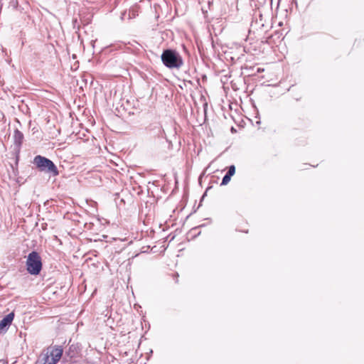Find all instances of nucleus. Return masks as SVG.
<instances>
[{"instance_id":"f257e3e1","label":"nucleus","mask_w":364,"mask_h":364,"mask_svg":"<svg viewBox=\"0 0 364 364\" xmlns=\"http://www.w3.org/2000/svg\"><path fill=\"white\" fill-rule=\"evenodd\" d=\"M161 58L164 65L170 69H178L183 65L182 57L174 50H164Z\"/></svg>"},{"instance_id":"f03ea898","label":"nucleus","mask_w":364,"mask_h":364,"mask_svg":"<svg viewBox=\"0 0 364 364\" xmlns=\"http://www.w3.org/2000/svg\"><path fill=\"white\" fill-rule=\"evenodd\" d=\"M63 352L60 346L48 348L43 351L38 363V364H56L60 359Z\"/></svg>"},{"instance_id":"7ed1b4c3","label":"nucleus","mask_w":364,"mask_h":364,"mask_svg":"<svg viewBox=\"0 0 364 364\" xmlns=\"http://www.w3.org/2000/svg\"><path fill=\"white\" fill-rule=\"evenodd\" d=\"M33 164L40 171L48 173L53 176H57L59 174L55 164L45 156L41 155L36 156L33 159Z\"/></svg>"},{"instance_id":"20e7f679","label":"nucleus","mask_w":364,"mask_h":364,"mask_svg":"<svg viewBox=\"0 0 364 364\" xmlns=\"http://www.w3.org/2000/svg\"><path fill=\"white\" fill-rule=\"evenodd\" d=\"M26 270L30 274H39L43 267L41 257L39 253L36 251L30 252L26 257Z\"/></svg>"},{"instance_id":"39448f33","label":"nucleus","mask_w":364,"mask_h":364,"mask_svg":"<svg viewBox=\"0 0 364 364\" xmlns=\"http://www.w3.org/2000/svg\"><path fill=\"white\" fill-rule=\"evenodd\" d=\"M14 318V313L11 312L0 321V333H4L8 330Z\"/></svg>"},{"instance_id":"423d86ee","label":"nucleus","mask_w":364,"mask_h":364,"mask_svg":"<svg viewBox=\"0 0 364 364\" xmlns=\"http://www.w3.org/2000/svg\"><path fill=\"white\" fill-rule=\"evenodd\" d=\"M14 139L15 144H16L18 146H21L23 142V133L21 132H20L19 130L16 129L14 132Z\"/></svg>"},{"instance_id":"0eeeda50","label":"nucleus","mask_w":364,"mask_h":364,"mask_svg":"<svg viewBox=\"0 0 364 364\" xmlns=\"http://www.w3.org/2000/svg\"><path fill=\"white\" fill-rule=\"evenodd\" d=\"M78 352H80L78 346L75 344H72L69 346V348L67 351V354L70 358H74L76 356Z\"/></svg>"},{"instance_id":"6e6552de","label":"nucleus","mask_w":364,"mask_h":364,"mask_svg":"<svg viewBox=\"0 0 364 364\" xmlns=\"http://www.w3.org/2000/svg\"><path fill=\"white\" fill-rule=\"evenodd\" d=\"M230 178H231V176L226 173L222 180L221 185L225 186V185L228 184L230 182Z\"/></svg>"},{"instance_id":"1a4fd4ad","label":"nucleus","mask_w":364,"mask_h":364,"mask_svg":"<svg viewBox=\"0 0 364 364\" xmlns=\"http://www.w3.org/2000/svg\"><path fill=\"white\" fill-rule=\"evenodd\" d=\"M235 166L232 165L229 167L227 174L232 176L235 174Z\"/></svg>"},{"instance_id":"9d476101","label":"nucleus","mask_w":364,"mask_h":364,"mask_svg":"<svg viewBox=\"0 0 364 364\" xmlns=\"http://www.w3.org/2000/svg\"><path fill=\"white\" fill-rule=\"evenodd\" d=\"M0 364H4L2 360H0Z\"/></svg>"}]
</instances>
